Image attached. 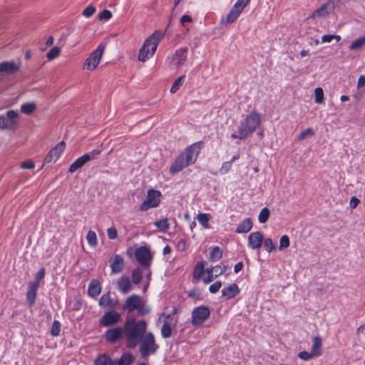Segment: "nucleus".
<instances>
[{
  "instance_id": "1",
  "label": "nucleus",
  "mask_w": 365,
  "mask_h": 365,
  "mask_svg": "<svg viewBox=\"0 0 365 365\" xmlns=\"http://www.w3.org/2000/svg\"><path fill=\"white\" fill-rule=\"evenodd\" d=\"M261 115L257 111H252L242 119L237 126V132L232 133V139L244 140L249 138L260 125Z\"/></svg>"
},
{
  "instance_id": "2",
  "label": "nucleus",
  "mask_w": 365,
  "mask_h": 365,
  "mask_svg": "<svg viewBox=\"0 0 365 365\" xmlns=\"http://www.w3.org/2000/svg\"><path fill=\"white\" fill-rule=\"evenodd\" d=\"M201 149V143H194L187 146L183 152L175 160V162L170 168V173H177L190 165L194 164Z\"/></svg>"
},
{
  "instance_id": "3",
  "label": "nucleus",
  "mask_w": 365,
  "mask_h": 365,
  "mask_svg": "<svg viewBox=\"0 0 365 365\" xmlns=\"http://www.w3.org/2000/svg\"><path fill=\"white\" fill-rule=\"evenodd\" d=\"M146 329L147 324L143 320L136 321L133 318L127 319L124 325V331L128 347L135 348L144 336Z\"/></svg>"
},
{
  "instance_id": "4",
  "label": "nucleus",
  "mask_w": 365,
  "mask_h": 365,
  "mask_svg": "<svg viewBox=\"0 0 365 365\" xmlns=\"http://www.w3.org/2000/svg\"><path fill=\"white\" fill-rule=\"evenodd\" d=\"M165 36L162 31H155L143 43L140 48L138 58L141 62H145L155 53L160 42Z\"/></svg>"
},
{
  "instance_id": "5",
  "label": "nucleus",
  "mask_w": 365,
  "mask_h": 365,
  "mask_svg": "<svg viewBox=\"0 0 365 365\" xmlns=\"http://www.w3.org/2000/svg\"><path fill=\"white\" fill-rule=\"evenodd\" d=\"M126 254L128 257L135 256L136 261L143 267L148 268L153 260V255L147 246L129 247Z\"/></svg>"
},
{
  "instance_id": "6",
  "label": "nucleus",
  "mask_w": 365,
  "mask_h": 365,
  "mask_svg": "<svg viewBox=\"0 0 365 365\" xmlns=\"http://www.w3.org/2000/svg\"><path fill=\"white\" fill-rule=\"evenodd\" d=\"M105 51V46L99 44L98 47L91 52L83 64V69L88 71H94L100 63Z\"/></svg>"
},
{
  "instance_id": "7",
  "label": "nucleus",
  "mask_w": 365,
  "mask_h": 365,
  "mask_svg": "<svg viewBox=\"0 0 365 365\" xmlns=\"http://www.w3.org/2000/svg\"><path fill=\"white\" fill-rule=\"evenodd\" d=\"M342 0H329L316 9L309 16L310 19H322L327 16L339 9Z\"/></svg>"
},
{
  "instance_id": "8",
  "label": "nucleus",
  "mask_w": 365,
  "mask_h": 365,
  "mask_svg": "<svg viewBox=\"0 0 365 365\" xmlns=\"http://www.w3.org/2000/svg\"><path fill=\"white\" fill-rule=\"evenodd\" d=\"M140 354L142 357H146L147 356L154 354L158 349V346L155 344V336L149 332L144 335L140 339Z\"/></svg>"
},
{
  "instance_id": "9",
  "label": "nucleus",
  "mask_w": 365,
  "mask_h": 365,
  "mask_svg": "<svg viewBox=\"0 0 365 365\" xmlns=\"http://www.w3.org/2000/svg\"><path fill=\"white\" fill-rule=\"evenodd\" d=\"M188 49L186 47L177 49L175 53L167 58L170 69H179L187 61Z\"/></svg>"
},
{
  "instance_id": "10",
  "label": "nucleus",
  "mask_w": 365,
  "mask_h": 365,
  "mask_svg": "<svg viewBox=\"0 0 365 365\" xmlns=\"http://www.w3.org/2000/svg\"><path fill=\"white\" fill-rule=\"evenodd\" d=\"M250 0H237L230 9L225 19L221 20V24L233 23L239 17L245 7L249 4Z\"/></svg>"
},
{
  "instance_id": "11",
  "label": "nucleus",
  "mask_w": 365,
  "mask_h": 365,
  "mask_svg": "<svg viewBox=\"0 0 365 365\" xmlns=\"http://www.w3.org/2000/svg\"><path fill=\"white\" fill-rule=\"evenodd\" d=\"M160 191L153 189L149 190L145 200L140 206V210L147 211L149 209L158 207L160 202Z\"/></svg>"
},
{
  "instance_id": "12",
  "label": "nucleus",
  "mask_w": 365,
  "mask_h": 365,
  "mask_svg": "<svg viewBox=\"0 0 365 365\" xmlns=\"http://www.w3.org/2000/svg\"><path fill=\"white\" fill-rule=\"evenodd\" d=\"M210 311L205 306L195 307L192 312V324L195 327L202 325L210 317Z\"/></svg>"
},
{
  "instance_id": "13",
  "label": "nucleus",
  "mask_w": 365,
  "mask_h": 365,
  "mask_svg": "<svg viewBox=\"0 0 365 365\" xmlns=\"http://www.w3.org/2000/svg\"><path fill=\"white\" fill-rule=\"evenodd\" d=\"M18 111L11 110L6 112V116L0 115V129H14L18 125Z\"/></svg>"
},
{
  "instance_id": "14",
  "label": "nucleus",
  "mask_w": 365,
  "mask_h": 365,
  "mask_svg": "<svg viewBox=\"0 0 365 365\" xmlns=\"http://www.w3.org/2000/svg\"><path fill=\"white\" fill-rule=\"evenodd\" d=\"M66 144L63 141L58 143L55 147L50 150L44 159L46 163H56L65 150Z\"/></svg>"
},
{
  "instance_id": "15",
  "label": "nucleus",
  "mask_w": 365,
  "mask_h": 365,
  "mask_svg": "<svg viewBox=\"0 0 365 365\" xmlns=\"http://www.w3.org/2000/svg\"><path fill=\"white\" fill-rule=\"evenodd\" d=\"M21 63L13 61H5L0 63V73L14 75L20 70Z\"/></svg>"
},
{
  "instance_id": "16",
  "label": "nucleus",
  "mask_w": 365,
  "mask_h": 365,
  "mask_svg": "<svg viewBox=\"0 0 365 365\" xmlns=\"http://www.w3.org/2000/svg\"><path fill=\"white\" fill-rule=\"evenodd\" d=\"M159 320L163 322L161 328V334L163 338H169L172 335V326L173 325V319L170 315L163 314L159 317Z\"/></svg>"
},
{
  "instance_id": "17",
  "label": "nucleus",
  "mask_w": 365,
  "mask_h": 365,
  "mask_svg": "<svg viewBox=\"0 0 365 365\" xmlns=\"http://www.w3.org/2000/svg\"><path fill=\"white\" fill-rule=\"evenodd\" d=\"M263 238L259 231L251 232L247 237V246L252 250H258L262 246Z\"/></svg>"
},
{
  "instance_id": "18",
  "label": "nucleus",
  "mask_w": 365,
  "mask_h": 365,
  "mask_svg": "<svg viewBox=\"0 0 365 365\" xmlns=\"http://www.w3.org/2000/svg\"><path fill=\"white\" fill-rule=\"evenodd\" d=\"M142 304V298L138 295L133 294L126 299L123 308L128 312H132L140 309Z\"/></svg>"
},
{
  "instance_id": "19",
  "label": "nucleus",
  "mask_w": 365,
  "mask_h": 365,
  "mask_svg": "<svg viewBox=\"0 0 365 365\" xmlns=\"http://www.w3.org/2000/svg\"><path fill=\"white\" fill-rule=\"evenodd\" d=\"M120 319V315L116 311L106 312L100 319V323L104 327L114 325Z\"/></svg>"
},
{
  "instance_id": "20",
  "label": "nucleus",
  "mask_w": 365,
  "mask_h": 365,
  "mask_svg": "<svg viewBox=\"0 0 365 365\" xmlns=\"http://www.w3.org/2000/svg\"><path fill=\"white\" fill-rule=\"evenodd\" d=\"M125 334L124 329L117 327L108 329L105 334V338L110 343H115L120 340Z\"/></svg>"
},
{
  "instance_id": "21",
  "label": "nucleus",
  "mask_w": 365,
  "mask_h": 365,
  "mask_svg": "<svg viewBox=\"0 0 365 365\" xmlns=\"http://www.w3.org/2000/svg\"><path fill=\"white\" fill-rule=\"evenodd\" d=\"M118 289L123 294H127L132 290V281L127 275H122L117 281Z\"/></svg>"
},
{
  "instance_id": "22",
  "label": "nucleus",
  "mask_w": 365,
  "mask_h": 365,
  "mask_svg": "<svg viewBox=\"0 0 365 365\" xmlns=\"http://www.w3.org/2000/svg\"><path fill=\"white\" fill-rule=\"evenodd\" d=\"M109 262L112 272L114 274L120 272L124 268V259L119 255H114L112 256Z\"/></svg>"
},
{
  "instance_id": "23",
  "label": "nucleus",
  "mask_w": 365,
  "mask_h": 365,
  "mask_svg": "<svg viewBox=\"0 0 365 365\" xmlns=\"http://www.w3.org/2000/svg\"><path fill=\"white\" fill-rule=\"evenodd\" d=\"M195 272L199 275H202V280L205 284H208L212 282L215 277L212 274L211 271L209 268L204 269V267L202 264H198L195 268Z\"/></svg>"
},
{
  "instance_id": "24",
  "label": "nucleus",
  "mask_w": 365,
  "mask_h": 365,
  "mask_svg": "<svg viewBox=\"0 0 365 365\" xmlns=\"http://www.w3.org/2000/svg\"><path fill=\"white\" fill-rule=\"evenodd\" d=\"M135 357L129 352H124L118 359H111L110 365H131Z\"/></svg>"
},
{
  "instance_id": "25",
  "label": "nucleus",
  "mask_w": 365,
  "mask_h": 365,
  "mask_svg": "<svg viewBox=\"0 0 365 365\" xmlns=\"http://www.w3.org/2000/svg\"><path fill=\"white\" fill-rule=\"evenodd\" d=\"M240 293V289L237 284H232L222 289V295L227 299H232Z\"/></svg>"
},
{
  "instance_id": "26",
  "label": "nucleus",
  "mask_w": 365,
  "mask_h": 365,
  "mask_svg": "<svg viewBox=\"0 0 365 365\" xmlns=\"http://www.w3.org/2000/svg\"><path fill=\"white\" fill-rule=\"evenodd\" d=\"M253 227L252 220L247 217L241 221L236 229V232L239 234L247 233Z\"/></svg>"
},
{
  "instance_id": "27",
  "label": "nucleus",
  "mask_w": 365,
  "mask_h": 365,
  "mask_svg": "<svg viewBox=\"0 0 365 365\" xmlns=\"http://www.w3.org/2000/svg\"><path fill=\"white\" fill-rule=\"evenodd\" d=\"M322 339L316 336L312 339V354L314 356V357H318L322 355Z\"/></svg>"
},
{
  "instance_id": "28",
  "label": "nucleus",
  "mask_w": 365,
  "mask_h": 365,
  "mask_svg": "<svg viewBox=\"0 0 365 365\" xmlns=\"http://www.w3.org/2000/svg\"><path fill=\"white\" fill-rule=\"evenodd\" d=\"M38 289V285H37L36 283H29V289L26 293V299L31 305H32L36 300Z\"/></svg>"
},
{
  "instance_id": "29",
  "label": "nucleus",
  "mask_w": 365,
  "mask_h": 365,
  "mask_svg": "<svg viewBox=\"0 0 365 365\" xmlns=\"http://www.w3.org/2000/svg\"><path fill=\"white\" fill-rule=\"evenodd\" d=\"M101 292V287L99 282L96 279L92 280L90 282V284L88 285V293L89 296H91L92 297H96L98 295H99Z\"/></svg>"
},
{
  "instance_id": "30",
  "label": "nucleus",
  "mask_w": 365,
  "mask_h": 365,
  "mask_svg": "<svg viewBox=\"0 0 365 365\" xmlns=\"http://www.w3.org/2000/svg\"><path fill=\"white\" fill-rule=\"evenodd\" d=\"M365 47V36H361L354 39L349 46L351 51H360Z\"/></svg>"
},
{
  "instance_id": "31",
  "label": "nucleus",
  "mask_w": 365,
  "mask_h": 365,
  "mask_svg": "<svg viewBox=\"0 0 365 365\" xmlns=\"http://www.w3.org/2000/svg\"><path fill=\"white\" fill-rule=\"evenodd\" d=\"M87 162H88V161L87 160V159L86 158L84 155H83L82 156H81L80 158L76 159L70 165L68 171L70 173H73L76 172L78 169L82 168Z\"/></svg>"
},
{
  "instance_id": "32",
  "label": "nucleus",
  "mask_w": 365,
  "mask_h": 365,
  "mask_svg": "<svg viewBox=\"0 0 365 365\" xmlns=\"http://www.w3.org/2000/svg\"><path fill=\"white\" fill-rule=\"evenodd\" d=\"M36 110V104L34 102L24 103L21 106L20 110L21 113L31 115Z\"/></svg>"
},
{
  "instance_id": "33",
  "label": "nucleus",
  "mask_w": 365,
  "mask_h": 365,
  "mask_svg": "<svg viewBox=\"0 0 365 365\" xmlns=\"http://www.w3.org/2000/svg\"><path fill=\"white\" fill-rule=\"evenodd\" d=\"M196 219L202 227H204L205 228L209 227L208 222L210 219V214L200 213L197 215Z\"/></svg>"
},
{
  "instance_id": "34",
  "label": "nucleus",
  "mask_w": 365,
  "mask_h": 365,
  "mask_svg": "<svg viewBox=\"0 0 365 365\" xmlns=\"http://www.w3.org/2000/svg\"><path fill=\"white\" fill-rule=\"evenodd\" d=\"M103 151V145L98 146L96 149L92 151L84 154V156L88 161L96 159Z\"/></svg>"
},
{
  "instance_id": "35",
  "label": "nucleus",
  "mask_w": 365,
  "mask_h": 365,
  "mask_svg": "<svg viewBox=\"0 0 365 365\" xmlns=\"http://www.w3.org/2000/svg\"><path fill=\"white\" fill-rule=\"evenodd\" d=\"M86 240L88 245L92 247H96L98 245L97 235L94 231L89 230L86 235Z\"/></svg>"
},
{
  "instance_id": "36",
  "label": "nucleus",
  "mask_w": 365,
  "mask_h": 365,
  "mask_svg": "<svg viewBox=\"0 0 365 365\" xmlns=\"http://www.w3.org/2000/svg\"><path fill=\"white\" fill-rule=\"evenodd\" d=\"M111 358L106 354H101L94 361V365H110Z\"/></svg>"
},
{
  "instance_id": "37",
  "label": "nucleus",
  "mask_w": 365,
  "mask_h": 365,
  "mask_svg": "<svg viewBox=\"0 0 365 365\" xmlns=\"http://www.w3.org/2000/svg\"><path fill=\"white\" fill-rule=\"evenodd\" d=\"M154 225L160 232H166L170 227V224L167 218L156 221L154 222Z\"/></svg>"
},
{
  "instance_id": "38",
  "label": "nucleus",
  "mask_w": 365,
  "mask_h": 365,
  "mask_svg": "<svg viewBox=\"0 0 365 365\" xmlns=\"http://www.w3.org/2000/svg\"><path fill=\"white\" fill-rule=\"evenodd\" d=\"M270 216V211L267 207L261 210L258 215V220L260 223H265Z\"/></svg>"
},
{
  "instance_id": "39",
  "label": "nucleus",
  "mask_w": 365,
  "mask_h": 365,
  "mask_svg": "<svg viewBox=\"0 0 365 365\" xmlns=\"http://www.w3.org/2000/svg\"><path fill=\"white\" fill-rule=\"evenodd\" d=\"M314 101L318 104H322L324 101V96L323 89L320 87H317L314 89Z\"/></svg>"
},
{
  "instance_id": "40",
  "label": "nucleus",
  "mask_w": 365,
  "mask_h": 365,
  "mask_svg": "<svg viewBox=\"0 0 365 365\" xmlns=\"http://www.w3.org/2000/svg\"><path fill=\"white\" fill-rule=\"evenodd\" d=\"M185 80V75H182L180 77H178L173 83L171 88H170V93H175L178 91V90L180 88V87L182 85Z\"/></svg>"
},
{
  "instance_id": "41",
  "label": "nucleus",
  "mask_w": 365,
  "mask_h": 365,
  "mask_svg": "<svg viewBox=\"0 0 365 365\" xmlns=\"http://www.w3.org/2000/svg\"><path fill=\"white\" fill-rule=\"evenodd\" d=\"M222 255V250L219 247H215L210 255V259L212 261L219 260Z\"/></svg>"
},
{
  "instance_id": "42",
  "label": "nucleus",
  "mask_w": 365,
  "mask_h": 365,
  "mask_svg": "<svg viewBox=\"0 0 365 365\" xmlns=\"http://www.w3.org/2000/svg\"><path fill=\"white\" fill-rule=\"evenodd\" d=\"M60 53L61 48L57 46H54L48 51V53L46 55V57L48 61H52L58 58Z\"/></svg>"
},
{
  "instance_id": "43",
  "label": "nucleus",
  "mask_w": 365,
  "mask_h": 365,
  "mask_svg": "<svg viewBox=\"0 0 365 365\" xmlns=\"http://www.w3.org/2000/svg\"><path fill=\"white\" fill-rule=\"evenodd\" d=\"M142 277H143V275H142V272H141V269L140 268H135V269L133 270L132 272V282L135 284H138L140 283V282L141 281L142 279Z\"/></svg>"
},
{
  "instance_id": "44",
  "label": "nucleus",
  "mask_w": 365,
  "mask_h": 365,
  "mask_svg": "<svg viewBox=\"0 0 365 365\" xmlns=\"http://www.w3.org/2000/svg\"><path fill=\"white\" fill-rule=\"evenodd\" d=\"M111 298L109 294H103L99 299V305L102 307H107L111 304Z\"/></svg>"
},
{
  "instance_id": "45",
  "label": "nucleus",
  "mask_w": 365,
  "mask_h": 365,
  "mask_svg": "<svg viewBox=\"0 0 365 365\" xmlns=\"http://www.w3.org/2000/svg\"><path fill=\"white\" fill-rule=\"evenodd\" d=\"M262 245H264L265 250L268 252H271L276 249V246L273 243L271 238H263Z\"/></svg>"
},
{
  "instance_id": "46",
  "label": "nucleus",
  "mask_w": 365,
  "mask_h": 365,
  "mask_svg": "<svg viewBox=\"0 0 365 365\" xmlns=\"http://www.w3.org/2000/svg\"><path fill=\"white\" fill-rule=\"evenodd\" d=\"M289 237L286 235H282L279 240V250H283L284 249L287 248L289 246Z\"/></svg>"
},
{
  "instance_id": "47",
  "label": "nucleus",
  "mask_w": 365,
  "mask_h": 365,
  "mask_svg": "<svg viewBox=\"0 0 365 365\" xmlns=\"http://www.w3.org/2000/svg\"><path fill=\"white\" fill-rule=\"evenodd\" d=\"M209 269L215 278L222 275L225 272V268L219 265L210 267Z\"/></svg>"
},
{
  "instance_id": "48",
  "label": "nucleus",
  "mask_w": 365,
  "mask_h": 365,
  "mask_svg": "<svg viewBox=\"0 0 365 365\" xmlns=\"http://www.w3.org/2000/svg\"><path fill=\"white\" fill-rule=\"evenodd\" d=\"M60 331H61V324H60V322L55 320L53 324H52V327H51V334L53 335V336H58L59 334H60Z\"/></svg>"
},
{
  "instance_id": "49",
  "label": "nucleus",
  "mask_w": 365,
  "mask_h": 365,
  "mask_svg": "<svg viewBox=\"0 0 365 365\" xmlns=\"http://www.w3.org/2000/svg\"><path fill=\"white\" fill-rule=\"evenodd\" d=\"M314 135V131L312 128H308L301 132L300 135H299V140H302L305 139L308 136H313Z\"/></svg>"
},
{
  "instance_id": "50",
  "label": "nucleus",
  "mask_w": 365,
  "mask_h": 365,
  "mask_svg": "<svg viewBox=\"0 0 365 365\" xmlns=\"http://www.w3.org/2000/svg\"><path fill=\"white\" fill-rule=\"evenodd\" d=\"M112 17L110 11L105 9L98 14V19L101 21H108Z\"/></svg>"
},
{
  "instance_id": "51",
  "label": "nucleus",
  "mask_w": 365,
  "mask_h": 365,
  "mask_svg": "<svg viewBox=\"0 0 365 365\" xmlns=\"http://www.w3.org/2000/svg\"><path fill=\"white\" fill-rule=\"evenodd\" d=\"M45 273L46 272L44 268L40 269V270L36 274L35 280L30 282L29 283H36V284L39 286V282L45 277Z\"/></svg>"
},
{
  "instance_id": "52",
  "label": "nucleus",
  "mask_w": 365,
  "mask_h": 365,
  "mask_svg": "<svg viewBox=\"0 0 365 365\" xmlns=\"http://www.w3.org/2000/svg\"><path fill=\"white\" fill-rule=\"evenodd\" d=\"M298 357L304 361H309L312 359L315 358L314 355H312V352H308L306 351H300L298 354Z\"/></svg>"
},
{
  "instance_id": "53",
  "label": "nucleus",
  "mask_w": 365,
  "mask_h": 365,
  "mask_svg": "<svg viewBox=\"0 0 365 365\" xmlns=\"http://www.w3.org/2000/svg\"><path fill=\"white\" fill-rule=\"evenodd\" d=\"M96 8L93 6H87L83 11V15L86 18L91 17L96 13Z\"/></svg>"
},
{
  "instance_id": "54",
  "label": "nucleus",
  "mask_w": 365,
  "mask_h": 365,
  "mask_svg": "<svg viewBox=\"0 0 365 365\" xmlns=\"http://www.w3.org/2000/svg\"><path fill=\"white\" fill-rule=\"evenodd\" d=\"M232 168V161H227L222 163L220 168V173L222 175L226 174Z\"/></svg>"
},
{
  "instance_id": "55",
  "label": "nucleus",
  "mask_w": 365,
  "mask_h": 365,
  "mask_svg": "<svg viewBox=\"0 0 365 365\" xmlns=\"http://www.w3.org/2000/svg\"><path fill=\"white\" fill-rule=\"evenodd\" d=\"M20 168L21 169L33 170L35 168V163L31 160H26L21 163Z\"/></svg>"
},
{
  "instance_id": "56",
  "label": "nucleus",
  "mask_w": 365,
  "mask_h": 365,
  "mask_svg": "<svg viewBox=\"0 0 365 365\" xmlns=\"http://www.w3.org/2000/svg\"><path fill=\"white\" fill-rule=\"evenodd\" d=\"M221 287H222L221 282H220V281L215 282V283H213L212 284H211L210 286L209 291L212 294H215L220 290Z\"/></svg>"
},
{
  "instance_id": "57",
  "label": "nucleus",
  "mask_w": 365,
  "mask_h": 365,
  "mask_svg": "<svg viewBox=\"0 0 365 365\" xmlns=\"http://www.w3.org/2000/svg\"><path fill=\"white\" fill-rule=\"evenodd\" d=\"M108 237L110 240H115L118 237V232L115 227H109L107 230Z\"/></svg>"
},
{
  "instance_id": "58",
  "label": "nucleus",
  "mask_w": 365,
  "mask_h": 365,
  "mask_svg": "<svg viewBox=\"0 0 365 365\" xmlns=\"http://www.w3.org/2000/svg\"><path fill=\"white\" fill-rule=\"evenodd\" d=\"M192 20L191 16L189 15H183L180 19V23L183 26H185L186 23H190Z\"/></svg>"
},
{
  "instance_id": "59",
  "label": "nucleus",
  "mask_w": 365,
  "mask_h": 365,
  "mask_svg": "<svg viewBox=\"0 0 365 365\" xmlns=\"http://www.w3.org/2000/svg\"><path fill=\"white\" fill-rule=\"evenodd\" d=\"M359 203V200L356 198V197H352L350 200V207L351 208H356Z\"/></svg>"
},
{
  "instance_id": "60",
  "label": "nucleus",
  "mask_w": 365,
  "mask_h": 365,
  "mask_svg": "<svg viewBox=\"0 0 365 365\" xmlns=\"http://www.w3.org/2000/svg\"><path fill=\"white\" fill-rule=\"evenodd\" d=\"M333 41L332 34L324 35L322 37V43H330Z\"/></svg>"
},
{
  "instance_id": "61",
  "label": "nucleus",
  "mask_w": 365,
  "mask_h": 365,
  "mask_svg": "<svg viewBox=\"0 0 365 365\" xmlns=\"http://www.w3.org/2000/svg\"><path fill=\"white\" fill-rule=\"evenodd\" d=\"M364 85H365V76L361 75L359 77V79L357 81V87L361 88V87H363Z\"/></svg>"
},
{
  "instance_id": "62",
  "label": "nucleus",
  "mask_w": 365,
  "mask_h": 365,
  "mask_svg": "<svg viewBox=\"0 0 365 365\" xmlns=\"http://www.w3.org/2000/svg\"><path fill=\"white\" fill-rule=\"evenodd\" d=\"M138 311L141 314H148L150 312V309L148 308V307H145L143 306V304H142L141 307H140V309H138Z\"/></svg>"
},
{
  "instance_id": "63",
  "label": "nucleus",
  "mask_w": 365,
  "mask_h": 365,
  "mask_svg": "<svg viewBox=\"0 0 365 365\" xmlns=\"http://www.w3.org/2000/svg\"><path fill=\"white\" fill-rule=\"evenodd\" d=\"M178 248L181 250H185L186 249V242L184 240H181L178 242Z\"/></svg>"
},
{
  "instance_id": "64",
  "label": "nucleus",
  "mask_w": 365,
  "mask_h": 365,
  "mask_svg": "<svg viewBox=\"0 0 365 365\" xmlns=\"http://www.w3.org/2000/svg\"><path fill=\"white\" fill-rule=\"evenodd\" d=\"M365 333V324L359 327L356 329L357 334H361Z\"/></svg>"
}]
</instances>
